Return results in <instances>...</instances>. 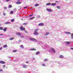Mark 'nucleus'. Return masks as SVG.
I'll return each mask as SVG.
<instances>
[{"label": "nucleus", "mask_w": 73, "mask_h": 73, "mask_svg": "<svg viewBox=\"0 0 73 73\" xmlns=\"http://www.w3.org/2000/svg\"><path fill=\"white\" fill-rule=\"evenodd\" d=\"M23 26H21L20 27V29L21 30V31H25V28H23Z\"/></svg>", "instance_id": "f257e3e1"}, {"label": "nucleus", "mask_w": 73, "mask_h": 73, "mask_svg": "<svg viewBox=\"0 0 73 73\" xmlns=\"http://www.w3.org/2000/svg\"><path fill=\"white\" fill-rule=\"evenodd\" d=\"M46 10L48 11V12H52V10H51V9L46 8Z\"/></svg>", "instance_id": "f03ea898"}, {"label": "nucleus", "mask_w": 73, "mask_h": 73, "mask_svg": "<svg viewBox=\"0 0 73 73\" xmlns=\"http://www.w3.org/2000/svg\"><path fill=\"white\" fill-rule=\"evenodd\" d=\"M34 35H36L37 36L39 35L38 33L37 32L34 31Z\"/></svg>", "instance_id": "7ed1b4c3"}, {"label": "nucleus", "mask_w": 73, "mask_h": 73, "mask_svg": "<svg viewBox=\"0 0 73 73\" xmlns=\"http://www.w3.org/2000/svg\"><path fill=\"white\" fill-rule=\"evenodd\" d=\"M50 49L51 50H52V51H53L54 53H55V52H56V51H55V50L54 48H51Z\"/></svg>", "instance_id": "20e7f679"}, {"label": "nucleus", "mask_w": 73, "mask_h": 73, "mask_svg": "<svg viewBox=\"0 0 73 73\" xmlns=\"http://www.w3.org/2000/svg\"><path fill=\"white\" fill-rule=\"evenodd\" d=\"M38 25L39 26H44V24L42 23H40L38 24Z\"/></svg>", "instance_id": "39448f33"}, {"label": "nucleus", "mask_w": 73, "mask_h": 73, "mask_svg": "<svg viewBox=\"0 0 73 73\" xmlns=\"http://www.w3.org/2000/svg\"><path fill=\"white\" fill-rule=\"evenodd\" d=\"M65 33L66 34H68V35H70V34H71V33H70V32H65Z\"/></svg>", "instance_id": "423d86ee"}, {"label": "nucleus", "mask_w": 73, "mask_h": 73, "mask_svg": "<svg viewBox=\"0 0 73 73\" xmlns=\"http://www.w3.org/2000/svg\"><path fill=\"white\" fill-rule=\"evenodd\" d=\"M7 27H5L3 29V31L4 32H6L7 30Z\"/></svg>", "instance_id": "0eeeda50"}, {"label": "nucleus", "mask_w": 73, "mask_h": 73, "mask_svg": "<svg viewBox=\"0 0 73 73\" xmlns=\"http://www.w3.org/2000/svg\"><path fill=\"white\" fill-rule=\"evenodd\" d=\"M50 34V33L49 32H47L46 33H45V36H47Z\"/></svg>", "instance_id": "6e6552de"}, {"label": "nucleus", "mask_w": 73, "mask_h": 73, "mask_svg": "<svg viewBox=\"0 0 73 73\" xmlns=\"http://www.w3.org/2000/svg\"><path fill=\"white\" fill-rule=\"evenodd\" d=\"M5 24H10L11 23L10 22H7L5 23Z\"/></svg>", "instance_id": "1a4fd4ad"}, {"label": "nucleus", "mask_w": 73, "mask_h": 73, "mask_svg": "<svg viewBox=\"0 0 73 73\" xmlns=\"http://www.w3.org/2000/svg\"><path fill=\"white\" fill-rule=\"evenodd\" d=\"M51 5V3H47L46 4V5H47V6L50 5Z\"/></svg>", "instance_id": "9d476101"}, {"label": "nucleus", "mask_w": 73, "mask_h": 73, "mask_svg": "<svg viewBox=\"0 0 73 73\" xmlns=\"http://www.w3.org/2000/svg\"><path fill=\"white\" fill-rule=\"evenodd\" d=\"M51 5L52 6H54V5H56V3H52Z\"/></svg>", "instance_id": "9b49d317"}, {"label": "nucleus", "mask_w": 73, "mask_h": 73, "mask_svg": "<svg viewBox=\"0 0 73 73\" xmlns=\"http://www.w3.org/2000/svg\"><path fill=\"white\" fill-rule=\"evenodd\" d=\"M0 64H4L5 63V62L3 61H1L0 62Z\"/></svg>", "instance_id": "f8f14e48"}, {"label": "nucleus", "mask_w": 73, "mask_h": 73, "mask_svg": "<svg viewBox=\"0 0 73 73\" xmlns=\"http://www.w3.org/2000/svg\"><path fill=\"white\" fill-rule=\"evenodd\" d=\"M39 30V29H36L34 30V32H37Z\"/></svg>", "instance_id": "ddd939ff"}, {"label": "nucleus", "mask_w": 73, "mask_h": 73, "mask_svg": "<svg viewBox=\"0 0 73 73\" xmlns=\"http://www.w3.org/2000/svg\"><path fill=\"white\" fill-rule=\"evenodd\" d=\"M64 56L62 55H61L59 57L60 58H64Z\"/></svg>", "instance_id": "4468645a"}, {"label": "nucleus", "mask_w": 73, "mask_h": 73, "mask_svg": "<svg viewBox=\"0 0 73 73\" xmlns=\"http://www.w3.org/2000/svg\"><path fill=\"white\" fill-rule=\"evenodd\" d=\"M21 2H19V1H18L16 3V4H21Z\"/></svg>", "instance_id": "2eb2a0df"}, {"label": "nucleus", "mask_w": 73, "mask_h": 73, "mask_svg": "<svg viewBox=\"0 0 73 73\" xmlns=\"http://www.w3.org/2000/svg\"><path fill=\"white\" fill-rule=\"evenodd\" d=\"M35 17H31L29 19L30 20H33V19H35Z\"/></svg>", "instance_id": "dca6fc26"}, {"label": "nucleus", "mask_w": 73, "mask_h": 73, "mask_svg": "<svg viewBox=\"0 0 73 73\" xmlns=\"http://www.w3.org/2000/svg\"><path fill=\"white\" fill-rule=\"evenodd\" d=\"M16 35H21V34L19 33H16Z\"/></svg>", "instance_id": "f3484780"}, {"label": "nucleus", "mask_w": 73, "mask_h": 73, "mask_svg": "<svg viewBox=\"0 0 73 73\" xmlns=\"http://www.w3.org/2000/svg\"><path fill=\"white\" fill-rule=\"evenodd\" d=\"M7 44H5L3 46V48H6V47H7Z\"/></svg>", "instance_id": "a211bd4d"}, {"label": "nucleus", "mask_w": 73, "mask_h": 73, "mask_svg": "<svg viewBox=\"0 0 73 73\" xmlns=\"http://www.w3.org/2000/svg\"><path fill=\"white\" fill-rule=\"evenodd\" d=\"M20 47H21V48H24V46L23 45H21L20 46Z\"/></svg>", "instance_id": "6ab92c4d"}, {"label": "nucleus", "mask_w": 73, "mask_h": 73, "mask_svg": "<svg viewBox=\"0 0 73 73\" xmlns=\"http://www.w3.org/2000/svg\"><path fill=\"white\" fill-rule=\"evenodd\" d=\"M23 68H27V66H26V65H23Z\"/></svg>", "instance_id": "aec40b11"}, {"label": "nucleus", "mask_w": 73, "mask_h": 73, "mask_svg": "<svg viewBox=\"0 0 73 73\" xmlns=\"http://www.w3.org/2000/svg\"><path fill=\"white\" fill-rule=\"evenodd\" d=\"M31 50H36V49L35 48H31L30 49Z\"/></svg>", "instance_id": "412c9836"}, {"label": "nucleus", "mask_w": 73, "mask_h": 73, "mask_svg": "<svg viewBox=\"0 0 73 73\" xmlns=\"http://www.w3.org/2000/svg\"><path fill=\"white\" fill-rule=\"evenodd\" d=\"M23 25H28V23H23Z\"/></svg>", "instance_id": "4be33fe9"}, {"label": "nucleus", "mask_w": 73, "mask_h": 73, "mask_svg": "<svg viewBox=\"0 0 73 73\" xmlns=\"http://www.w3.org/2000/svg\"><path fill=\"white\" fill-rule=\"evenodd\" d=\"M12 7V5H9V8H11Z\"/></svg>", "instance_id": "5701e85b"}, {"label": "nucleus", "mask_w": 73, "mask_h": 73, "mask_svg": "<svg viewBox=\"0 0 73 73\" xmlns=\"http://www.w3.org/2000/svg\"><path fill=\"white\" fill-rule=\"evenodd\" d=\"M14 39V38L13 37H12L11 38L9 39V40H13Z\"/></svg>", "instance_id": "b1692460"}, {"label": "nucleus", "mask_w": 73, "mask_h": 73, "mask_svg": "<svg viewBox=\"0 0 73 73\" xmlns=\"http://www.w3.org/2000/svg\"><path fill=\"white\" fill-rule=\"evenodd\" d=\"M15 21V19H12L11 20V22H13Z\"/></svg>", "instance_id": "393cba45"}, {"label": "nucleus", "mask_w": 73, "mask_h": 73, "mask_svg": "<svg viewBox=\"0 0 73 73\" xmlns=\"http://www.w3.org/2000/svg\"><path fill=\"white\" fill-rule=\"evenodd\" d=\"M39 5L38 4H36L35 5V7H37V6H38Z\"/></svg>", "instance_id": "a878e982"}, {"label": "nucleus", "mask_w": 73, "mask_h": 73, "mask_svg": "<svg viewBox=\"0 0 73 73\" xmlns=\"http://www.w3.org/2000/svg\"><path fill=\"white\" fill-rule=\"evenodd\" d=\"M56 7L58 9H59L60 8V7L59 6H56Z\"/></svg>", "instance_id": "bb28decb"}, {"label": "nucleus", "mask_w": 73, "mask_h": 73, "mask_svg": "<svg viewBox=\"0 0 73 73\" xmlns=\"http://www.w3.org/2000/svg\"><path fill=\"white\" fill-rule=\"evenodd\" d=\"M3 30V28L2 27H0V30Z\"/></svg>", "instance_id": "cd10ccee"}, {"label": "nucleus", "mask_w": 73, "mask_h": 73, "mask_svg": "<svg viewBox=\"0 0 73 73\" xmlns=\"http://www.w3.org/2000/svg\"><path fill=\"white\" fill-rule=\"evenodd\" d=\"M40 53V52H36V55H38V54H39Z\"/></svg>", "instance_id": "c85d7f7f"}, {"label": "nucleus", "mask_w": 73, "mask_h": 73, "mask_svg": "<svg viewBox=\"0 0 73 73\" xmlns=\"http://www.w3.org/2000/svg\"><path fill=\"white\" fill-rule=\"evenodd\" d=\"M67 44H70V42H66Z\"/></svg>", "instance_id": "c756f323"}, {"label": "nucleus", "mask_w": 73, "mask_h": 73, "mask_svg": "<svg viewBox=\"0 0 73 73\" xmlns=\"http://www.w3.org/2000/svg\"><path fill=\"white\" fill-rule=\"evenodd\" d=\"M10 13L11 14H13V11H11V12H10Z\"/></svg>", "instance_id": "7c9ffc66"}, {"label": "nucleus", "mask_w": 73, "mask_h": 73, "mask_svg": "<svg viewBox=\"0 0 73 73\" xmlns=\"http://www.w3.org/2000/svg\"><path fill=\"white\" fill-rule=\"evenodd\" d=\"M71 38L72 39H73V34H72V35H71Z\"/></svg>", "instance_id": "2f4dec72"}, {"label": "nucleus", "mask_w": 73, "mask_h": 73, "mask_svg": "<svg viewBox=\"0 0 73 73\" xmlns=\"http://www.w3.org/2000/svg\"><path fill=\"white\" fill-rule=\"evenodd\" d=\"M48 60L47 59H45L44 60V61H47Z\"/></svg>", "instance_id": "473e14b6"}, {"label": "nucleus", "mask_w": 73, "mask_h": 73, "mask_svg": "<svg viewBox=\"0 0 73 73\" xmlns=\"http://www.w3.org/2000/svg\"><path fill=\"white\" fill-rule=\"evenodd\" d=\"M41 16H40V15H37V17L38 18H40V17Z\"/></svg>", "instance_id": "72a5a7b5"}, {"label": "nucleus", "mask_w": 73, "mask_h": 73, "mask_svg": "<svg viewBox=\"0 0 73 73\" xmlns=\"http://www.w3.org/2000/svg\"><path fill=\"white\" fill-rule=\"evenodd\" d=\"M24 31L26 33H28V31Z\"/></svg>", "instance_id": "f704fd0d"}, {"label": "nucleus", "mask_w": 73, "mask_h": 73, "mask_svg": "<svg viewBox=\"0 0 73 73\" xmlns=\"http://www.w3.org/2000/svg\"><path fill=\"white\" fill-rule=\"evenodd\" d=\"M17 52V50H13V52Z\"/></svg>", "instance_id": "c9c22d12"}, {"label": "nucleus", "mask_w": 73, "mask_h": 73, "mask_svg": "<svg viewBox=\"0 0 73 73\" xmlns=\"http://www.w3.org/2000/svg\"><path fill=\"white\" fill-rule=\"evenodd\" d=\"M18 41L19 42H22V41H21V40H19Z\"/></svg>", "instance_id": "e433bc0d"}, {"label": "nucleus", "mask_w": 73, "mask_h": 73, "mask_svg": "<svg viewBox=\"0 0 73 73\" xmlns=\"http://www.w3.org/2000/svg\"><path fill=\"white\" fill-rule=\"evenodd\" d=\"M7 2H8V1H11V0H6Z\"/></svg>", "instance_id": "4c0bfd02"}, {"label": "nucleus", "mask_w": 73, "mask_h": 73, "mask_svg": "<svg viewBox=\"0 0 73 73\" xmlns=\"http://www.w3.org/2000/svg\"><path fill=\"white\" fill-rule=\"evenodd\" d=\"M7 7H4V9H7Z\"/></svg>", "instance_id": "58836bf2"}, {"label": "nucleus", "mask_w": 73, "mask_h": 73, "mask_svg": "<svg viewBox=\"0 0 73 73\" xmlns=\"http://www.w3.org/2000/svg\"><path fill=\"white\" fill-rule=\"evenodd\" d=\"M3 68H5V65H3Z\"/></svg>", "instance_id": "ea45409f"}, {"label": "nucleus", "mask_w": 73, "mask_h": 73, "mask_svg": "<svg viewBox=\"0 0 73 73\" xmlns=\"http://www.w3.org/2000/svg\"><path fill=\"white\" fill-rule=\"evenodd\" d=\"M21 38H24V36H21Z\"/></svg>", "instance_id": "a19ab883"}, {"label": "nucleus", "mask_w": 73, "mask_h": 73, "mask_svg": "<svg viewBox=\"0 0 73 73\" xmlns=\"http://www.w3.org/2000/svg\"><path fill=\"white\" fill-rule=\"evenodd\" d=\"M31 40H33V41H34V40H35V39L34 38L31 39Z\"/></svg>", "instance_id": "79ce46f5"}, {"label": "nucleus", "mask_w": 73, "mask_h": 73, "mask_svg": "<svg viewBox=\"0 0 73 73\" xmlns=\"http://www.w3.org/2000/svg\"><path fill=\"white\" fill-rule=\"evenodd\" d=\"M0 72H3V70L2 69H0Z\"/></svg>", "instance_id": "37998d69"}, {"label": "nucleus", "mask_w": 73, "mask_h": 73, "mask_svg": "<svg viewBox=\"0 0 73 73\" xmlns=\"http://www.w3.org/2000/svg\"><path fill=\"white\" fill-rule=\"evenodd\" d=\"M45 64H42V66H45Z\"/></svg>", "instance_id": "c03bdc74"}, {"label": "nucleus", "mask_w": 73, "mask_h": 73, "mask_svg": "<svg viewBox=\"0 0 73 73\" xmlns=\"http://www.w3.org/2000/svg\"><path fill=\"white\" fill-rule=\"evenodd\" d=\"M27 7H24V9H26V8H27Z\"/></svg>", "instance_id": "a18cd8bd"}, {"label": "nucleus", "mask_w": 73, "mask_h": 73, "mask_svg": "<svg viewBox=\"0 0 73 73\" xmlns=\"http://www.w3.org/2000/svg\"><path fill=\"white\" fill-rule=\"evenodd\" d=\"M3 15H4V16H5V15H6V14H5V13H4Z\"/></svg>", "instance_id": "49530a36"}, {"label": "nucleus", "mask_w": 73, "mask_h": 73, "mask_svg": "<svg viewBox=\"0 0 73 73\" xmlns=\"http://www.w3.org/2000/svg\"><path fill=\"white\" fill-rule=\"evenodd\" d=\"M2 47L0 48V50H1V49H2Z\"/></svg>", "instance_id": "de8ad7c7"}, {"label": "nucleus", "mask_w": 73, "mask_h": 73, "mask_svg": "<svg viewBox=\"0 0 73 73\" xmlns=\"http://www.w3.org/2000/svg\"><path fill=\"white\" fill-rule=\"evenodd\" d=\"M0 36H3V34H0Z\"/></svg>", "instance_id": "09e8293b"}, {"label": "nucleus", "mask_w": 73, "mask_h": 73, "mask_svg": "<svg viewBox=\"0 0 73 73\" xmlns=\"http://www.w3.org/2000/svg\"><path fill=\"white\" fill-rule=\"evenodd\" d=\"M32 16H33V15H30V17H31Z\"/></svg>", "instance_id": "8fccbe9b"}, {"label": "nucleus", "mask_w": 73, "mask_h": 73, "mask_svg": "<svg viewBox=\"0 0 73 73\" xmlns=\"http://www.w3.org/2000/svg\"><path fill=\"white\" fill-rule=\"evenodd\" d=\"M34 40H35V41H37V40H36V39H35Z\"/></svg>", "instance_id": "3c124183"}, {"label": "nucleus", "mask_w": 73, "mask_h": 73, "mask_svg": "<svg viewBox=\"0 0 73 73\" xmlns=\"http://www.w3.org/2000/svg\"><path fill=\"white\" fill-rule=\"evenodd\" d=\"M71 50H73V48H71Z\"/></svg>", "instance_id": "603ef678"}, {"label": "nucleus", "mask_w": 73, "mask_h": 73, "mask_svg": "<svg viewBox=\"0 0 73 73\" xmlns=\"http://www.w3.org/2000/svg\"><path fill=\"white\" fill-rule=\"evenodd\" d=\"M55 3H58V2L56 1L55 2Z\"/></svg>", "instance_id": "864d4df0"}, {"label": "nucleus", "mask_w": 73, "mask_h": 73, "mask_svg": "<svg viewBox=\"0 0 73 73\" xmlns=\"http://www.w3.org/2000/svg\"><path fill=\"white\" fill-rule=\"evenodd\" d=\"M26 63H28V62H26Z\"/></svg>", "instance_id": "5fc2aeb1"}, {"label": "nucleus", "mask_w": 73, "mask_h": 73, "mask_svg": "<svg viewBox=\"0 0 73 73\" xmlns=\"http://www.w3.org/2000/svg\"><path fill=\"white\" fill-rule=\"evenodd\" d=\"M18 1H20V0H18Z\"/></svg>", "instance_id": "6e6d98bb"}, {"label": "nucleus", "mask_w": 73, "mask_h": 73, "mask_svg": "<svg viewBox=\"0 0 73 73\" xmlns=\"http://www.w3.org/2000/svg\"><path fill=\"white\" fill-rule=\"evenodd\" d=\"M46 38H48V37H46Z\"/></svg>", "instance_id": "4d7b16f0"}, {"label": "nucleus", "mask_w": 73, "mask_h": 73, "mask_svg": "<svg viewBox=\"0 0 73 73\" xmlns=\"http://www.w3.org/2000/svg\"><path fill=\"white\" fill-rule=\"evenodd\" d=\"M0 45H1V44H0Z\"/></svg>", "instance_id": "13d9d810"}, {"label": "nucleus", "mask_w": 73, "mask_h": 73, "mask_svg": "<svg viewBox=\"0 0 73 73\" xmlns=\"http://www.w3.org/2000/svg\"><path fill=\"white\" fill-rule=\"evenodd\" d=\"M66 0V1H67V0Z\"/></svg>", "instance_id": "bf43d9fd"}]
</instances>
